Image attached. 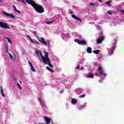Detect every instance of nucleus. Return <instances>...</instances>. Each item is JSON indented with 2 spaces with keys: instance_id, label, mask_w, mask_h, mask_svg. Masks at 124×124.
Here are the masks:
<instances>
[{
  "instance_id": "1",
  "label": "nucleus",
  "mask_w": 124,
  "mask_h": 124,
  "mask_svg": "<svg viewBox=\"0 0 124 124\" xmlns=\"http://www.w3.org/2000/svg\"><path fill=\"white\" fill-rule=\"evenodd\" d=\"M40 54L42 59L43 62H45L49 58V53H48V52H46L45 53V56L42 55V53L41 52H40Z\"/></svg>"
},
{
  "instance_id": "2",
  "label": "nucleus",
  "mask_w": 124,
  "mask_h": 124,
  "mask_svg": "<svg viewBox=\"0 0 124 124\" xmlns=\"http://www.w3.org/2000/svg\"><path fill=\"white\" fill-rule=\"evenodd\" d=\"M3 13L4 15H5L6 16H7V17H9L10 18H11V19H14V20H16V19H17V17L14 16V15L5 13V12L4 11H3Z\"/></svg>"
},
{
  "instance_id": "3",
  "label": "nucleus",
  "mask_w": 124,
  "mask_h": 124,
  "mask_svg": "<svg viewBox=\"0 0 124 124\" xmlns=\"http://www.w3.org/2000/svg\"><path fill=\"white\" fill-rule=\"evenodd\" d=\"M75 42L78 43L79 45H85L87 44V42L85 40H80L77 39L74 40Z\"/></svg>"
},
{
  "instance_id": "4",
  "label": "nucleus",
  "mask_w": 124,
  "mask_h": 124,
  "mask_svg": "<svg viewBox=\"0 0 124 124\" xmlns=\"http://www.w3.org/2000/svg\"><path fill=\"white\" fill-rule=\"evenodd\" d=\"M0 27L2 28L3 29H8V30L10 29V27H9L6 23L2 21H0Z\"/></svg>"
},
{
  "instance_id": "5",
  "label": "nucleus",
  "mask_w": 124,
  "mask_h": 124,
  "mask_svg": "<svg viewBox=\"0 0 124 124\" xmlns=\"http://www.w3.org/2000/svg\"><path fill=\"white\" fill-rule=\"evenodd\" d=\"M37 39L39 41V42L42 43V44H44V45H47V42H46V41L45 40V39H44V38L41 37L40 39L39 37H38Z\"/></svg>"
},
{
  "instance_id": "6",
  "label": "nucleus",
  "mask_w": 124,
  "mask_h": 124,
  "mask_svg": "<svg viewBox=\"0 0 124 124\" xmlns=\"http://www.w3.org/2000/svg\"><path fill=\"white\" fill-rule=\"evenodd\" d=\"M44 62L45 64H48L50 67L53 68V65L51 64V62L50 61V58L49 57Z\"/></svg>"
},
{
  "instance_id": "7",
  "label": "nucleus",
  "mask_w": 124,
  "mask_h": 124,
  "mask_svg": "<svg viewBox=\"0 0 124 124\" xmlns=\"http://www.w3.org/2000/svg\"><path fill=\"white\" fill-rule=\"evenodd\" d=\"M103 40H104V36H101L98 40H97V44H100V43H102V41Z\"/></svg>"
},
{
  "instance_id": "8",
  "label": "nucleus",
  "mask_w": 124,
  "mask_h": 124,
  "mask_svg": "<svg viewBox=\"0 0 124 124\" xmlns=\"http://www.w3.org/2000/svg\"><path fill=\"white\" fill-rule=\"evenodd\" d=\"M72 18H74L75 20H77V21H79V22H82V20H81V18H79V17H78L76 16L75 15H72Z\"/></svg>"
},
{
  "instance_id": "9",
  "label": "nucleus",
  "mask_w": 124,
  "mask_h": 124,
  "mask_svg": "<svg viewBox=\"0 0 124 124\" xmlns=\"http://www.w3.org/2000/svg\"><path fill=\"white\" fill-rule=\"evenodd\" d=\"M114 50H115L114 46H113L110 49H108V54H109V55H112V54L114 52Z\"/></svg>"
},
{
  "instance_id": "10",
  "label": "nucleus",
  "mask_w": 124,
  "mask_h": 124,
  "mask_svg": "<svg viewBox=\"0 0 124 124\" xmlns=\"http://www.w3.org/2000/svg\"><path fill=\"white\" fill-rule=\"evenodd\" d=\"M44 119L45 120V121L46 122V124H50V121H51V119L46 116H44Z\"/></svg>"
},
{
  "instance_id": "11",
  "label": "nucleus",
  "mask_w": 124,
  "mask_h": 124,
  "mask_svg": "<svg viewBox=\"0 0 124 124\" xmlns=\"http://www.w3.org/2000/svg\"><path fill=\"white\" fill-rule=\"evenodd\" d=\"M0 94H1V95L2 96H3V97H4L5 96V94H4V93H3V88L2 87H1L0 88Z\"/></svg>"
},
{
  "instance_id": "12",
  "label": "nucleus",
  "mask_w": 124,
  "mask_h": 124,
  "mask_svg": "<svg viewBox=\"0 0 124 124\" xmlns=\"http://www.w3.org/2000/svg\"><path fill=\"white\" fill-rule=\"evenodd\" d=\"M87 52L89 54H91V53H93V51H92V47H89L87 48Z\"/></svg>"
},
{
  "instance_id": "13",
  "label": "nucleus",
  "mask_w": 124,
  "mask_h": 124,
  "mask_svg": "<svg viewBox=\"0 0 124 124\" xmlns=\"http://www.w3.org/2000/svg\"><path fill=\"white\" fill-rule=\"evenodd\" d=\"M98 71H99V73H102V72H104L103 71V69H102V67H100L99 66L98 69Z\"/></svg>"
},
{
  "instance_id": "14",
  "label": "nucleus",
  "mask_w": 124,
  "mask_h": 124,
  "mask_svg": "<svg viewBox=\"0 0 124 124\" xmlns=\"http://www.w3.org/2000/svg\"><path fill=\"white\" fill-rule=\"evenodd\" d=\"M46 69H47V70H49V71H50L51 73H54V71L52 70V69H51L50 67H49V66H46Z\"/></svg>"
},
{
  "instance_id": "15",
  "label": "nucleus",
  "mask_w": 124,
  "mask_h": 124,
  "mask_svg": "<svg viewBox=\"0 0 124 124\" xmlns=\"http://www.w3.org/2000/svg\"><path fill=\"white\" fill-rule=\"evenodd\" d=\"M106 4H107V5H108L109 7H111V1H107L106 2Z\"/></svg>"
},
{
  "instance_id": "16",
  "label": "nucleus",
  "mask_w": 124,
  "mask_h": 124,
  "mask_svg": "<svg viewBox=\"0 0 124 124\" xmlns=\"http://www.w3.org/2000/svg\"><path fill=\"white\" fill-rule=\"evenodd\" d=\"M99 52H100L99 50H95L93 51V53H94V54H96V55H97V54H99Z\"/></svg>"
},
{
  "instance_id": "17",
  "label": "nucleus",
  "mask_w": 124,
  "mask_h": 124,
  "mask_svg": "<svg viewBox=\"0 0 124 124\" xmlns=\"http://www.w3.org/2000/svg\"><path fill=\"white\" fill-rule=\"evenodd\" d=\"M73 104H76L77 103V100L76 99H74L71 101Z\"/></svg>"
},
{
  "instance_id": "18",
  "label": "nucleus",
  "mask_w": 124,
  "mask_h": 124,
  "mask_svg": "<svg viewBox=\"0 0 124 124\" xmlns=\"http://www.w3.org/2000/svg\"><path fill=\"white\" fill-rule=\"evenodd\" d=\"M100 74H102L104 78H105V77H106V74H105L104 72L101 73Z\"/></svg>"
},
{
  "instance_id": "19",
  "label": "nucleus",
  "mask_w": 124,
  "mask_h": 124,
  "mask_svg": "<svg viewBox=\"0 0 124 124\" xmlns=\"http://www.w3.org/2000/svg\"><path fill=\"white\" fill-rule=\"evenodd\" d=\"M31 70L33 72H35V69H34V67H33V66H31Z\"/></svg>"
},
{
  "instance_id": "20",
  "label": "nucleus",
  "mask_w": 124,
  "mask_h": 124,
  "mask_svg": "<svg viewBox=\"0 0 124 124\" xmlns=\"http://www.w3.org/2000/svg\"><path fill=\"white\" fill-rule=\"evenodd\" d=\"M86 96V95L85 94H83L80 96H79V98H84Z\"/></svg>"
},
{
  "instance_id": "21",
  "label": "nucleus",
  "mask_w": 124,
  "mask_h": 124,
  "mask_svg": "<svg viewBox=\"0 0 124 124\" xmlns=\"http://www.w3.org/2000/svg\"><path fill=\"white\" fill-rule=\"evenodd\" d=\"M87 77H90V78H93V74H90V75H88L87 76Z\"/></svg>"
},
{
  "instance_id": "22",
  "label": "nucleus",
  "mask_w": 124,
  "mask_h": 124,
  "mask_svg": "<svg viewBox=\"0 0 124 124\" xmlns=\"http://www.w3.org/2000/svg\"><path fill=\"white\" fill-rule=\"evenodd\" d=\"M6 39H7L8 42H9V43H12V42H11V40H10V39L7 38V37H6Z\"/></svg>"
},
{
  "instance_id": "23",
  "label": "nucleus",
  "mask_w": 124,
  "mask_h": 124,
  "mask_svg": "<svg viewBox=\"0 0 124 124\" xmlns=\"http://www.w3.org/2000/svg\"><path fill=\"white\" fill-rule=\"evenodd\" d=\"M53 21H50V22H48V21H46V24H47V25H50V24H52V23H53Z\"/></svg>"
},
{
  "instance_id": "24",
  "label": "nucleus",
  "mask_w": 124,
  "mask_h": 124,
  "mask_svg": "<svg viewBox=\"0 0 124 124\" xmlns=\"http://www.w3.org/2000/svg\"><path fill=\"white\" fill-rule=\"evenodd\" d=\"M8 55H9L10 59H12L13 58V56H12V55H11V54H10V53H8Z\"/></svg>"
},
{
  "instance_id": "25",
  "label": "nucleus",
  "mask_w": 124,
  "mask_h": 124,
  "mask_svg": "<svg viewBox=\"0 0 124 124\" xmlns=\"http://www.w3.org/2000/svg\"><path fill=\"white\" fill-rule=\"evenodd\" d=\"M96 4L95 3H90V5H91V6H93V5H95Z\"/></svg>"
},
{
  "instance_id": "26",
  "label": "nucleus",
  "mask_w": 124,
  "mask_h": 124,
  "mask_svg": "<svg viewBox=\"0 0 124 124\" xmlns=\"http://www.w3.org/2000/svg\"><path fill=\"white\" fill-rule=\"evenodd\" d=\"M6 53H8V46H6Z\"/></svg>"
},
{
  "instance_id": "27",
  "label": "nucleus",
  "mask_w": 124,
  "mask_h": 124,
  "mask_svg": "<svg viewBox=\"0 0 124 124\" xmlns=\"http://www.w3.org/2000/svg\"><path fill=\"white\" fill-rule=\"evenodd\" d=\"M13 7L14 8V10H15V11H16L17 10V9L16 8V7L15 5H13Z\"/></svg>"
},
{
  "instance_id": "28",
  "label": "nucleus",
  "mask_w": 124,
  "mask_h": 124,
  "mask_svg": "<svg viewBox=\"0 0 124 124\" xmlns=\"http://www.w3.org/2000/svg\"><path fill=\"white\" fill-rule=\"evenodd\" d=\"M17 87H18L20 90H21L22 88H21V86L20 85V84H19V83H17Z\"/></svg>"
},
{
  "instance_id": "29",
  "label": "nucleus",
  "mask_w": 124,
  "mask_h": 124,
  "mask_svg": "<svg viewBox=\"0 0 124 124\" xmlns=\"http://www.w3.org/2000/svg\"><path fill=\"white\" fill-rule=\"evenodd\" d=\"M33 33L35 36L37 37V36H36V34H37V33L36 32H35V31H33Z\"/></svg>"
},
{
  "instance_id": "30",
  "label": "nucleus",
  "mask_w": 124,
  "mask_h": 124,
  "mask_svg": "<svg viewBox=\"0 0 124 124\" xmlns=\"http://www.w3.org/2000/svg\"><path fill=\"white\" fill-rule=\"evenodd\" d=\"M22 3H24V4H25V5H27V3H26V2H25V1H24V0H22Z\"/></svg>"
},
{
  "instance_id": "31",
  "label": "nucleus",
  "mask_w": 124,
  "mask_h": 124,
  "mask_svg": "<svg viewBox=\"0 0 124 124\" xmlns=\"http://www.w3.org/2000/svg\"><path fill=\"white\" fill-rule=\"evenodd\" d=\"M29 63L31 67V66H32V63H31V62L29 61Z\"/></svg>"
},
{
  "instance_id": "32",
  "label": "nucleus",
  "mask_w": 124,
  "mask_h": 124,
  "mask_svg": "<svg viewBox=\"0 0 124 124\" xmlns=\"http://www.w3.org/2000/svg\"><path fill=\"white\" fill-rule=\"evenodd\" d=\"M16 12H17V13H18L19 14H21V12H20V11L18 10H17Z\"/></svg>"
},
{
  "instance_id": "33",
  "label": "nucleus",
  "mask_w": 124,
  "mask_h": 124,
  "mask_svg": "<svg viewBox=\"0 0 124 124\" xmlns=\"http://www.w3.org/2000/svg\"><path fill=\"white\" fill-rule=\"evenodd\" d=\"M107 13H108V14H109V15H112V13H111L109 11H108Z\"/></svg>"
},
{
  "instance_id": "34",
  "label": "nucleus",
  "mask_w": 124,
  "mask_h": 124,
  "mask_svg": "<svg viewBox=\"0 0 124 124\" xmlns=\"http://www.w3.org/2000/svg\"><path fill=\"white\" fill-rule=\"evenodd\" d=\"M41 105H42V106H43V105H44V102H41Z\"/></svg>"
},
{
  "instance_id": "35",
  "label": "nucleus",
  "mask_w": 124,
  "mask_h": 124,
  "mask_svg": "<svg viewBox=\"0 0 124 124\" xmlns=\"http://www.w3.org/2000/svg\"><path fill=\"white\" fill-rule=\"evenodd\" d=\"M30 40L31 43H33V41L32 40V39H31V38H30Z\"/></svg>"
},
{
  "instance_id": "36",
  "label": "nucleus",
  "mask_w": 124,
  "mask_h": 124,
  "mask_svg": "<svg viewBox=\"0 0 124 124\" xmlns=\"http://www.w3.org/2000/svg\"><path fill=\"white\" fill-rule=\"evenodd\" d=\"M77 69H80V67H79V66H78L76 68Z\"/></svg>"
},
{
  "instance_id": "37",
  "label": "nucleus",
  "mask_w": 124,
  "mask_h": 124,
  "mask_svg": "<svg viewBox=\"0 0 124 124\" xmlns=\"http://www.w3.org/2000/svg\"><path fill=\"white\" fill-rule=\"evenodd\" d=\"M121 13H123L124 14V10H122L121 11Z\"/></svg>"
},
{
  "instance_id": "38",
  "label": "nucleus",
  "mask_w": 124,
  "mask_h": 124,
  "mask_svg": "<svg viewBox=\"0 0 124 124\" xmlns=\"http://www.w3.org/2000/svg\"><path fill=\"white\" fill-rule=\"evenodd\" d=\"M27 37H28V38H30V39H31V36H30L29 35H27Z\"/></svg>"
},
{
  "instance_id": "39",
  "label": "nucleus",
  "mask_w": 124,
  "mask_h": 124,
  "mask_svg": "<svg viewBox=\"0 0 124 124\" xmlns=\"http://www.w3.org/2000/svg\"><path fill=\"white\" fill-rule=\"evenodd\" d=\"M39 100L41 103V102H42V101H41V98H39Z\"/></svg>"
},
{
  "instance_id": "40",
  "label": "nucleus",
  "mask_w": 124,
  "mask_h": 124,
  "mask_svg": "<svg viewBox=\"0 0 124 124\" xmlns=\"http://www.w3.org/2000/svg\"><path fill=\"white\" fill-rule=\"evenodd\" d=\"M14 81H17V79L16 78H14Z\"/></svg>"
},
{
  "instance_id": "41",
  "label": "nucleus",
  "mask_w": 124,
  "mask_h": 124,
  "mask_svg": "<svg viewBox=\"0 0 124 124\" xmlns=\"http://www.w3.org/2000/svg\"><path fill=\"white\" fill-rule=\"evenodd\" d=\"M98 1H99V2H102V1L101 0H98Z\"/></svg>"
},
{
  "instance_id": "42",
  "label": "nucleus",
  "mask_w": 124,
  "mask_h": 124,
  "mask_svg": "<svg viewBox=\"0 0 124 124\" xmlns=\"http://www.w3.org/2000/svg\"><path fill=\"white\" fill-rule=\"evenodd\" d=\"M80 69L82 70L83 69V67H81L80 68Z\"/></svg>"
},
{
  "instance_id": "43",
  "label": "nucleus",
  "mask_w": 124,
  "mask_h": 124,
  "mask_svg": "<svg viewBox=\"0 0 124 124\" xmlns=\"http://www.w3.org/2000/svg\"><path fill=\"white\" fill-rule=\"evenodd\" d=\"M19 82L20 83V84H22V81H21V80H19Z\"/></svg>"
},
{
  "instance_id": "44",
  "label": "nucleus",
  "mask_w": 124,
  "mask_h": 124,
  "mask_svg": "<svg viewBox=\"0 0 124 124\" xmlns=\"http://www.w3.org/2000/svg\"><path fill=\"white\" fill-rule=\"evenodd\" d=\"M18 0V1H20V0Z\"/></svg>"
},
{
  "instance_id": "45",
  "label": "nucleus",
  "mask_w": 124,
  "mask_h": 124,
  "mask_svg": "<svg viewBox=\"0 0 124 124\" xmlns=\"http://www.w3.org/2000/svg\"><path fill=\"white\" fill-rule=\"evenodd\" d=\"M71 14H72V12H71Z\"/></svg>"
}]
</instances>
